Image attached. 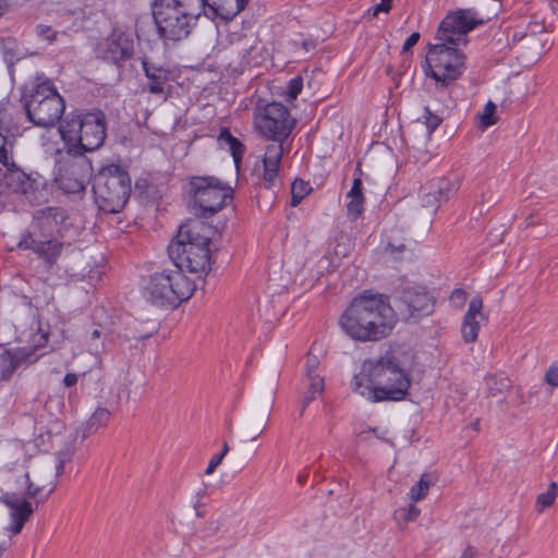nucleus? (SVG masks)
Returning a JSON list of instances; mask_svg holds the SVG:
<instances>
[{
  "instance_id": "obj_1",
  "label": "nucleus",
  "mask_w": 558,
  "mask_h": 558,
  "mask_svg": "<svg viewBox=\"0 0 558 558\" xmlns=\"http://www.w3.org/2000/svg\"><path fill=\"white\" fill-rule=\"evenodd\" d=\"M396 323L395 310L387 298L366 292L354 298L339 318L342 331L352 340L361 342L385 339Z\"/></svg>"
},
{
  "instance_id": "obj_2",
  "label": "nucleus",
  "mask_w": 558,
  "mask_h": 558,
  "mask_svg": "<svg viewBox=\"0 0 558 558\" xmlns=\"http://www.w3.org/2000/svg\"><path fill=\"white\" fill-rule=\"evenodd\" d=\"M411 379L393 351L363 362L352 381L353 390L373 402L400 401L408 395Z\"/></svg>"
},
{
  "instance_id": "obj_3",
  "label": "nucleus",
  "mask_w": 558,
  "mask_h": 558,
  "mask_svg": "<svg viewBox=\"0 0 558 558\" xmlns=\"http://www.w3.org/2000/svg\"><path fill=\"white\" fill-rule=\"evenodd\" d=\"M213 230L203 221L193 220L180 227L177 240L168 246L174 267L202 278L210 270L209 243Z\"/></svg>"
},
{
  "instance_id": "obj_4",
  "label": "nucleus",
  "mask_w": 558,
  "mask_h": 558,
  "mask_svg": "<svg viewBox=\"0 0 558 558\" xmlns=\"http://www.w3.org/2000/svg\"><path fill=\"white\" fill-rule=\"evenodd\" d=\"M66 216L60 207H46L34 215L32 230L23 233L17 247L32 250L45 263L47 269L57 264L64 243L53 236L59 232V227L64 222Z\"/></svg>"
},
{
  "instance_id": "obj_5",
  "label": "nucleus",
  "mask_w": 558,
  "mask_h": 558,
  "mask_svg": "<svg viewBox=\"0 0 558 558\" xmlns=\"http://www.w3.org/2000/svg\"><path fill=\"white\" fill-rule=\"evenodd\" d=\"M66 155L83 157L100 148L106 140V117L100 110L70 113L59 126Z\"/></svg>"
},
{
  "instance_id": "obj_6",
  "label": "nucleus",
  "mask_w": 558,
  "mask_h": 558,
  "mask_svg": "<svg viewBox=\"0 0 558 558\" xmlns=\"http://www.w3.org/2000/svg\"><path fill=\"white\" fill-rule=\"evenodd\" d=\"M151 10L163 41L185 39L202 15L201 0H154Z\"/></svg>"
},
{
  "instance_id": "obj_7",
  "label": "nucleus",
  "mask_w": 558,
  "mask_h": 558,
  "mask_svg": "<svg viewBox=\"0 0 558 558\" xmlns=\"http://www.w3.org/2000/svg\"><path fill=\"white\" fill-rule=\"evenodd\" d=\"M26 322L31 323L28 332L24 329L25 324L20 320L14 324V327L19 332L17 339L27 341L29 345L0 352V380H9L17 368L36 363L39 359L36 351L44 348L48 342V332L40 328L39 323L35 320L33 315L28 314Z\"/></svg>"
},
{
  "instance_id": "obj_8",
  "label": "nucleus",
  "mask_w": 558,
  "mask_h": 558,
  "mask_svg": "<svg viewBox=\"0 0 558 558\" xmlns=\"http://www.w3.org/2000/svg\"><path fill=\"white\" fill-rule=\"evenodd\" d=\"M93 193L98 208L108 214L121 211L131 195V179L119 165H108L94 178Z\"/></svg>"
},
{
  "instance_id": "obj_9",
  "label": "nucleus",
  "mask_w": 558,
  "mask_h": 558,
  "mask_svg": "<svg viewBox=\"0 0 558 558\" xmlns=\"http://www.w3.org/2000/svg\"><path fill=\"white\" fill-rule=\"evenodd\" d=\"M23 102L28 120L41 128L53 126L65 109L63 98L49 81L36 84L29 95H24Z\"/></svg>"
},
{
  "instance_id": "obj_10",
  "label": "nucleus",
  "mask_w": 558,
  "mask_h": 558,
  "mask_svg": "<svg viewBox=\"0 0 558 558\" xmlns=\"http://www.w3.org/2000/svg\"><path fill=\"white\" fill-rule=\"evenodd\" d=\"M191 195L196 215L209 218L220 211L227 199H231L233 190L213 175H194L190 179Z\"/></svg>"
},
{
  "instance_id": "obj_11",
  "label": "nucleus",
  "mask_w": 558,
  "mask_h": 558,
  "mask_svg": "<svg viewBox=\"0 0 558 558\" xmlns=\"http://www.w3.org/2000/svg\"><path fill=\"white\" fill-rule=\"evenodd\" d=\"M464 54L446 41L429 45L426 61L430 76L442 86L458 80L464 71Z\"/></svg>"
},
{
  "instance_id": "obj_12",
  "label": "nucleus",
  "mask_w": 558,
  "mask_h": 558,
  "mask_svg": "<svg viewBox=\"0 0 558 558\" xmlns=\"http://www.w3.org/2000/svg\"><path fill=\"white\" fill-rule=\"evenodd\" d=\"M56 159L58 165L57 182L59 187L68 194H77L86 189L92 177L90 162L80 156L66 155V151L58 149Z\"/></svg>"
},
{
  "instance_id": "obj_13",
  "label": "nucleus",
  "mask_w": 558,
  "mask_h": 558,
  "mask_svg": "<svg viewBox=\"0 0 558 558\" xmlns=\"http://www.w3.org/2000/svg\"><path fill=\"white\" fill-rule=\"evenodd\" d=\"M256 126L267 140L283 143L294 128V120L283 105L271 102L266 105L256 117Z\"/></svg>"
},
{
  "instance_id": "obj_14",
  "label": "nucleus",
  "mask_w": 558,
  "mask_h": 558,
  "mask_svg": "<svg viewBox=\"0 0 558 558\" xmlns=\"http://www.w3.org/2000/svg\"><path fill=\"white\" fill-rule=\"evenodd\" d=\"M483 22L473 9H459L441 21L437 39L453 46L466 45V34Z\"/></svg>"
},
{
  "instance_id": "obj_15",
  "label": "nucleus",
  "mask_w": 558,
  "mask_h": 558,
  "mask_svg": "<svg viewBox=\"0 0 558 558\" xmlns=\"http://www.w3.org/2000/svg\"><path fill=\"white\" fill-rule=\"evenodd\" d=\"M434 301L425 287L412 286L402 290L398 308L407 318H417L432 313Z\"/></svg>"
},
{
  "instance_id": "obj_16",
  "label": "nucleus",
  "mask_w": 558,
  "mask_h": 558,
  "mask_svg": "<svg viewBox=\"0 0 558 558\" xmlns=\"http://www.w3.org/2000/svg\"><path fill=\"white\" fill-rule=\"evenodd\" d=\"M168 279L165 269L156 271L145 280L143 284V296L151 304L159 307H177L180 305V299L168 288Z\"/></svg>"
},
{
  "instance_id": "obj_17",
  "label": "nucleus",
  "mask_w": 558,
  "mask_h": 558,
  "mask_svg": "<svg viewBox=\"0 0 558 558\" xmlns=\"http://www.w3.org/2000/svg\"><path fill=\"white\" fill-rule=\"evenodd\" d=\"M315 351L316 348L313 347L305 359L303 385L306 387V390L302 400V412L313 400L323 393L325 388V380L320 371V357Z\"/></svg>"
},
{
  "instance_id": "obj_18",
  "label": "nucleus",
  "mask_w": 558,
  "mask_h": 558,
  "mask_svg": "<svg viewBox=\"0 0 558 558\" xmlns=\"http://www.w3.org/2000/svg\"><path fill=\"white\" fill-rule=\"evenodd\" d=\"M488 316L483 313V299L478 295L471 299L468 311L461 324V336L465 343H473L477 340L482 326L486 325Z\"/></svg>"
},
{
  "instance_id": "obj_19",
  "label": "nucleus",
  "mask_w": 558,
  "mask_h": 558,
  "mask_svg": "<svg viewBox=\"0 0 558 558\" xmlns=\"http://www.w3.org/2000/svg\"><path fill=\"white\" fill-rule=\"evenodd\" d=\"M0 502L10 509L11 525L9 531L14 535L21 533L25 522L28 521L34 512L32 504L25 499L17 497L16 494L5 493L0 497Z\"/></svg>"
},
{
  "instance_id": "obj_20",
  "label": "nucleus",
  "mask_w": 558,
  "mask_h": 558,
  "mask_svg": "<svg viewBox=\"0 0 558 558\" xmlns=\"http://www.w3.org/2000/svg\"><path fill=\"white\" fill-rule=\"evenodd\" d=\"M250 0H201L202 14L210 20L229 21L244 10Z\"/></svg>"
},
{
  "instance_id": "obj_21",
  "label": "nucleus",
  "mask_w": 558,
  "mask_h": 558,
  "mask_svg": "<svg viewBox=\"0 0 558 558\" xmlns=\"http://www.w3.org/2000/svg\"><path fill=\"white\" fill-rule=\"evenodd\" d=\"M101 58L116 65L129 60L133 54V43L125 36H111L100 46Z\"/></svg>"
},
{
  "instance_id": "obj_22",
  "label": "nucleus",
  "mask_w": 558,
  "mask_h": 558,
  "mask_svg": "<svg viewBox=\"0 0 558 558\" xmlns=\"http://www.w3.org/2000/svg\"><path fill=\"white\" fill-rule=\"evenodd\" d=\"M283 151V143L274 142L266 147L263 158V179L267 189H270L275 185V181L279 174Z\"/></svg>"
},
{
  "instance_id": "obj_23",
  "label": "nucleus",
  "mask_w": 558,
  "mask_h": 558,
  "mask_svg": "<svg viewBox=\"0 0 558 558\" xmlns=\"http://www.w3.org/2000/svg\"><path fill=\"white\" fill-rule=\"evenodd\" d=\"M168 279V288L180 299V304L187 301L194 293L196 286L193 280L184 275V270L174 267V269H165Z\"/></svg>"
},
{
  "instance_id": "obj_24",
  "label": "nucleus",
  "mask_w": 558,
  "mask_h": 558,
  "mask_svg": "<svg viewBox=\"0 0 558 558\" xmlns=\"http://www.w3.org/2000/svg\"><path fill=\"white\" fill-rule=\"evenodd\" d=\"M143 71L149 83L147 89L150 94L162 95L165 85L169 81L170 71L162 65H157L146 58L142 60Z\"/></svg>"
},
{
  "instance_id": "obj_25",
  "label": "nucleus",
  "mask_w": 558,
  "mask_h": 558,
  "mask_svg": "<svg viewBox=\"0 0 558 558\" xmlns=\"http://www.w3.org/2000/svg\"><path fill=\"white\" fill-rule=\"evenodd\" d=\"M15 137L8 125V113L0 110V163L13 167V147Z\"/></svg>"
},
{
  "instance_id": "obj_26",
  "label": "nucleus",
  "mask_w": 558,
  "mask_h": 558,
  "mask_svg": "<svg viewBox=\"0 0 558 558\" xmlns=\"http://www.w3.org/2000/svg\"><path fill=\"white\" fill-rule=\"evenodd\" d=\"M347 197L349 202L347 204V215L350 220H356L364 211L365 198L362 192V180L360 177H355Z\"/></svg>"
},
{
  "instance_id": "obj_27",
  "label": "nucleus",
  "mask_w": 558,
  "mask_h": 558,
  "mask_svg": "<svg viewBox=\"0 0 558 558\" xmlns=\"http://www.w3.org/2000/svg\"><path fill=\"white\" fill-rule=\"evenodd\" d=\"M4 182L9 189L16 193H26L32 186L31 178L22 171L13 160V167H4Z\"/></svg>"
},
{
  "instance_id": "obj_28",
  "label": "nucleus",
  "mask_w": 558,
  "mask_h": 558,
  "mask_svg": "<svg viewBox=\"0 0 558 558\" xmlns=\"http://www.w3.org/2000/svg\"><path fill=\"white\" fill-rule=\"evenodd\" d=\"M486 391L489 397H505L512 387V381L502 372L488 374L485 377Z\"/></svg>"
},
{
  "instance_id": "obj_29",
  "label": "nucleus",
  "mask_w": 558,
  "mask_h": 558,
  "mask_svg": "<svg viewBox=\"0 0 558 558\" xmlns=\"http://www.w3.org/2000/svg\"><path fill=\"white\" fill-rule=\"evenodd\" d=\"M218 141L221 146L228 147L235 166L239 167L245 151V146L235 136H233L227 128L221 129L218 135Z\"/></svg>"
},
{
  "instance_id": "obj_30",
  "label": "nucleus",
  "mask_w": 558,
  "mask_h": 558,
  "mask_svg": "<svg viewBox=\"0 0 558 558\" xmlns=\"http://www.w3.org/2000/svg\"><path fill=\"white\" fill-rule=\"evenodd\" d=\"M47 476H44L43 474L34 473L36 482H34L31 477V473L26 472L24 474L25 477V496L28 498H36L39 496L43 490L46 488V480L47 477H50V469L47 470Z\"/></svg>"
},
{
  "instance_id": "obj_31",
  "label": "nucleus",
  "mask_w": 558,
  "mask_h": 558,
  "mask_svg": "<svg viewBox=\"0 0 558 558\" xmlns=\"http://www.w3.org/2000/svg\"><path fill=\"white\" fill-rule=\"evenodd\" d=\"M110 415V412L105 408L96 409V411L92 414L86 423L84 436L93 434L105 426L108 423Z\"/></svg>"
},
{
  "instance_id": "obj_32",
  "label": "nucleus",
  "mask_w": 558,
  "mask_h": 558,
  "mask_svg": "<svg viewBox=\"0 0 558 558\" xmlns=\"http://www.w3.org/2000/svg\"><path fill=\"white\" fill-rule=\"evenodd\" d=\"M558 495V485L556 482H551L545 493H542L537 496L535 502V509L537 512H543L546 508H549L554 505L556 497Z\"/></svg>"
},
{
  "instance_id": "obj_33",
  "label": "nucleus",
  "mask_w": 558,
  "mask_h": 558,
  "mask_svg": "<svg viewBox=\"0 0 558 558\" xmlns=\"http://www.w3.org/2000/svg\"><path fill=\"white\" fill-rule=\"evenodd\" d=\"M429 183L433 187V191L435 193H439L440 201L447 202L457 191L456 184L446 178H439L430 181Z\"/></svg>"
},
{
  "instance_id": "obj_34",
  "label": "nucleus",
  "mask_w": 558,
  "mask_h": 558,
  "mask_svg": "<svg viewBox=\"0 0 558 558\" xmlns=\"http://www.w3.org/2000/svg\"><path fill=\"white\" fill-rule=\"evenodd\" d=\"M229 43L231 45H235L236 51L239 53H243V56L245 57L250 52V50L253 49V44L255 43V39L246 35L234 33L229 35Z\"/></svg>"
},
{
  "instance_id": "obj_35",
  "label": "nucleus",
  "mask_w": 558,
  "mask_h": 558,
  "mask_svg": "<svg viewBox=\"0 0 558 558\" xmlns=\"http://www.w3.org/2000/svg\"><path fill=\"white\" fill-rule=\"evenodd\" d=\"M311 186L303 180H294L291 185V205L298 206L310 193Z\"/></svg>"
},
{
  "instance_id": "obj_36",
  "label": "nucleus",
  "mask_w": 558,
  "mask_h": 558,
  "mask_svg": "<svg viewBox=\"0 0 558 558\" xmlns=\"http://www.w3.org/2000/svg\"><path fill=\"white\" fill-rule=\"evenodd\" d=\"M430 480L427 474H423L420 481L410 488L409 496L413 501L423 499L429 489Z\"/></svg>"
},
{
  "instance_id": "obj_37",
  "label": "nucleus",
  "mask_w": 558,
  "mask_h": 558,
  "mask_svg": "<svg viewBox=\"0 0 558 558\" xmlns=\"http://www.w3.org/2000/svg\"><path fill=\"white\" fill-rule=\"evenodd\" d=\"M496 109H497V107H496V105L493 101H488L485 105V107L483 109V112L480 116L481 126L486 129V128L492 126L493 124H495L497 122Z\"/></svg>"
},
{
  "instance_id": "obj_38",
  "label": "nucleus",
  "mask_w": 558,
  "mask_h": 558,
  "mask_svg": "<svg viewBox=\"0 0 558 558\" xmlns=\"http://www.w3.org/2000/svg\"><path fill=\"white\" fill-rule=\"evenodd\" d=\"M421 204L423 207L432 208L436 210L438 208V201L436 199V193L433 191L430 183H428L421 191Z\"/></svg>"
},
{
  "instance_id": "obj_39",
  "label": "nucleus",
  "mask_w": 558,
  "mask_h": 558,
  "mask_svg": "<svg viewBox=\"0 0 558 558\" xmlns=\"http://www.w3.org/2000/svg\"><path fill=\"white\" fill-rule=\"evenodd\" d=\"M420 514V509L413 505L407 508H400L396 510L395 518L397 521H403L404 523L415 521Z\"/></svg>"
},
{
  "instance_id": "obj_40",
  "label": "nucleus",
  "mask_w": 558,
  "mask_h": 558,
  "mask_svg": "<svg viewBox=\"0 0 558 558\" xmlns=\"http://www.w3.org/2000/svg\"><path fill=\"white\" fill-rule=\"evenodd\" d=\"M302 88H303V78L301 76H295L288 82L287 89H286V96L288 97V99L294 100L298 98V96L302 92Z\"/></svg>"
},
{
  "instance_id": "obj_41",
  "label": "nucleus",
  "mask_w": 558,
  "mask_h": 558,
  "mask_svg": "<svg viewBox=\"0 0 558 558\" xmlns=\"http://www.w3.org/2000/svg\"><path fill=\"white\" fill-rule=\"evenodd\" d=\"M423 118L425 119V125L428 135H430L441 123V118L430 112L428 108H425V114Z\"/></svg>"
},
{
  "instance_id": "obj_42",
  "label": "nucleus",
  "mask_w": 558,
  "mask_h": 558,
  "mask_svg": "<svg viewBox=\"0 0 558 558\" xmlns=\"http://www.w3.org/2000/svg\"><path fill=\"white\" fill-rule=\"evenodd\" d=\"M36 34L49 43H53L57 38V33L49 25L39 24L36 26Z\"/></svg>"
},
{
  "instance_id": "obj_43",
  "label": "nucleus",
  "mask_w": 558,
  "mask_h": 558,
  "mask_svg": "<svg viewBox=\"0 0 558 558\" xmlns=\"http://www.w3.org/2000/svg\"><path fill=\"white\" fill-rule=\"evenodd\" d=\"M466 301V292L463 289H454L450 295V302L456 308H462Z\"/></svg>"
},
{
  "instance_id": "obj_44",
  "label": "nucleus",
  "mask_w": 558,
  "mask_h": 558,
  "mask_svg": "<svg viewBox=\"0 0 558 558\" xmlns=\"http://www.w3.org/2000/svg\"><path fill=\"white\" fill-rule=\"evenodd\" d=\"M545 383L553 388L558 387V366L550 365L545 374Z\"/></svg>"
},
{
  "instance_id": "obj_45",
  "label": "nucleus",
  "mask_w": 558,
  "mask_h": 558,
  "mask_svg": "<svg viewBox=\"0 0 558 558\" xmlns=\"http://www.w3.org/2000/svg\"><path fill=\"white\" fill-rule=\"evenodd\" d=\"M222 460H223V458L219 453L213 456V458L210 459V461L205 470V474L206 475L213 474L216 471V469L221 464Z\"/></svg>"
},
{
  "instance_id": "obj_46",
  "label": "nucleus",
  "mask_w": 558,
  "mask_h": 558,
  "mask_svg": "<svg viewBox=\"0 0 558 558\" xmlns=\"http://www.w3.org/2000/svg\"><path fill=\"white\" fill-rule=\"evenodd\" d=\"M420 37H421V36H420V33H417V32L412 33V34H411V35L405 39V41H404V44H403V46H402V52H404V53H405V52H409V51L412 49V47H413L414 45H416V43L418 41Z\"/></svg>"
},
{
  "instance_id": "obj_47",
  "label": "nucleus",
  "mask_w": 558,
  "mask_h": 558,
  "mask_svg": "<svg viewBox=\"0 0 558 558\" xmlns=\"http://www.w3.org/2000/svg\"><path fill=\"white\" fill-rule=\"evenodd\" d=\"M392 0H381L373 11V16H377L380 12L388 13L391 9Z\"/></svg>"
},
{
  "instance_id": "obj_48",
  "label": "nucleus",
  "mask_w": 558,
  "mask_h": 558,
  "mask_svg": "<svg viewBox=\"0 0 558 558\" xmlns=\"http://www.w3.org/2000/svg\"><path fill=\"white\" fill-rule=\"evenodd\" d=\"M78 381V375L75 373H68L63 378V385L66 388L74 387Z\"/></svg>"
},
{
  "instance_id": "obj_49",
  "label": "nucleus",
  "mask_w": 558,
  "mask_h": 558,
  "mask_svg": "<svg viewBox=\"0 0 558 558\" xmlns=\"http://www.w3.org/2000/svg\"><path fill=\"white\" fill-rule=\"evenodd\" d=\"M57 463L59 464H66L72 460V453L69 450L65 451H59L56 456Z\"/></svg>"
},
{
  "instance_id": "obj_50",
  "label": "nucleus",
  "mask_w": 558,
  "mask_h": 558,
  "mask_svg": "<svg viewBox=\"0 0 558 558\" xmlns=\"http://www.w3.org/2000/svg\"><path fill=\"white\" fill-rule=\"evenodd\" d=\"M405 248V245L400 243L398 245H395L392 243H389L388 244V247H387V251H389V253L395 257V258H398L399 254H401Z\"/></svg>"
},
{
  "instance_id": "obj_51",
  "label": "nucleus",
  "mask_w": 558,
  "mask_h": 558,
  "mask_svg": "<svg viewBox=\"0 0 558 558\" xmlns=\"http://www.w3.org/2000/svg\"><path fill=\"white\" fill-rule=\"evenodd\" d=\"M263 432H264V422L262 421L258 424L257 428H255L254 430L247 433V436H251V439L254 440L257 437H259L263 434Z\"/></svg>"
},
{
  "instance_id": "obj_52",
  "label": "nucleus",
  "mask_w": 558,
  "mask_h": 558,
  "mask_svg": "<svg viewBox=\"0 0 558 558\" xmlns=\"http://www.w3.org/2000/svg\"><path fill=\"white\" fill-rule=\"evenodd\" d=\"M475 554H476V551H475V549L473 547H468L463 551L461 558H474Z\"/></svg>"
},
{
  "instance_id": "obj_53",
  "label": "nucleus",
  "mask_w": 558,
  "mask_h": 558,
  "mask_svg": "<svg viewBox=\"0 0 558 558\" xmlns=\"http://www.w3.org/2000/svg\"><path fill=\"white\" fill-rule=\"evenodd\" d=\"M64 472V464H56V476H60Z\"/></svg>"
},
{
  "instance_id": "obj_54",
  "label": "nucleus",
  "mask_w": 558,
  "mask_h": 558,
  "mask_svg": "<svg viewBox=\"0 0 558 558\" xmlns=\"http://www.w3.org/2000/svg\"><path fill=\"white\" fill-rule=\"evenodd\" d=\"M90 336H92V337H90V339H92V340L99 339V338H100V336H101V331H100L99 329H95V330H93V332H92V335H90Z\"/></svg>"
},
{
  "instance_id": "obj_55",
  "label": "nucleus",
  "mask_w": 558,
  "mask_h": 558,
  "mask_svg": "<svg viewBox=\"0 0 558 558\" xmlns=\"http://www.w3.org/2000/svg\"><path fill=\"white\" fill-rule=\"evenodd\" d=\"M229 452V446L228 444L225 441L223 445H222V450L221 452L219 453L222 458L226 457V454Z\"/></svg>"
},
{
  "instance_id": "obj_56",
  "label": "nucleus",
  "mask_w": 558,
  "mask_h": 558,
  "mask_svg": "<svg viewBox=\"0 0 558 558\" xmlns=\"http://www.w3.org/2000/svg\"><path fill=\"white\" fill-rule=\"evenodd\" d=\"M90 348H93V349H94V351H95V353H96V354H98V353H100V350H104V349H105V345H104V343H101V345H100V347H99V345H97V344H95V345H94L93 343H90Z\"/></svg>"
},
{
  "instance_id": "obj_57",
  "label": "nucleus",
  "mask_w": 558,
  "mask_h": 558,
  "mask_svg": "<svg viewBox=\"0 0 558 558\" xmlns=\"http://www.w3.org/2000/svg\"><path fill=\"white\" fill-rule=\"evenodd\" d=\"M56 487H57V483L51 482V487L49 488L47 496L50 495L51 493H53Z\"/></svg>"
},
{
  "instance_id": "obj_58",
  "label": "nucleus",
  "mask_w": 558,
  "mask_h": 558,
  "mask_svg": "<svg viewBox=\"0 0 558 558\" xmlns=\"http://www.w3.org/2000/svg\"><path fill=\"white\" fill-rule=\"evenodd\" d=\"M439 193H436V199L438 201V207L440 206L441 203H445L446 201H440L439 198Z\"/></svg>"
},
{
  "instance_id": "obj_59",
  "label": "nucleus",
  "mask_w": 558,
  "mask_h": 558,
  "mask_svg": "<svg viewBox=\"0 0 558 558\" xmlns=\"http://www.w3.org/2000/svg\"><path fill=\"white\" fill-rule=\"evenodd\" d=\"M298 480L301 484L304 482V477L302 475H299Z\"/></svg>"
}]
</instances>
